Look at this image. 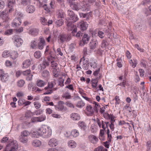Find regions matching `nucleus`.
Here are the masks:
<instances>
[{"mask_svg": "<svg viewBox=\"0 0 151 151\" xmlns=\"http://www.w3.org/2000/svg\"><path fill=\"white\" fill-rule=\"evenodd\" d=\"M104 150V147L103 146H99L94 149V151H103Z\"/></svg>", "mask_w": 151, "mask_h": 151, "instance_id": "61", "label": "nucleus"}, {"mask_svg": "<svg viewBox=\"0 0 151 151\" xmlns=\"http://www.w3.org/2000/svg\"><path fill=\"white\" fill-rule=\"evenodd\" d=\"M43 7L44 10L46 11L47 13H50V10L49 8H48L46 4H45L43 6Z\"/></svg>", "mask_w": 151, "mask_h": 151, "instance_id": "57", "label": "nucleus"}, {"mask_svg": "<svg viewBox=\"0 0 151 151\" xmlns=\"http://www.w3.org/2000/svg\"><path fill=\"white\" fill-rule=\"evenodd\" d=\"M79 125L81 128H82L83 130H85L86 128V126L84 122L79 121L78 122Z\"/></svg>", "mask_w": 151, "mask_h": 151, "instance_id": "45", "label": "nucleus"}, {"mask_svg": "<svg viewBox=\"0 0 151 151\" xmlns=\"http://www.w3.org/2000/svg\"><path fill=\"white\" fill-rule=\"evenodd\" d=\"M39 42L38 43L37 47L39 49L42 50L46 45L45 40L43 37H40L39 38Z\"/></svg>", "mask_w": 151, "mask_h": 151, "instance_id": "11", "label": "nucleus"}, {"mask_svg": "<svg viewBox=\"0 0 151 151\" xmlns=\"http://www.w3.org/2000/svg\"><path fill=\"white\" fill-rule=\"evenodd\" d=\"M0 77L2 81L6 82L8 80L9 76L8 74L5 72L3 70H0Z\"/></svg>", "mask_w": 151, "mask_h": 151, "instance_id": "8", "label": "nucleus"}, {"mask_svg": "<svg viewBox=\"0 0 151 151\" xmlns=\"http://www.w3.org/2000/svg\"><path fill=\"white\" fill-rule=\"evenodd\" d=\"M68 13L70 17V19L73 20V23L78 20V18L77 16L75 14L73 11L71 10H68Z\"/></svg>", "mask_w": 151, "mask_h": 151, "instance_id": "9", "label": "nucleus"}, {"mask_svg": "<svg viewBox=\"0 0 151 151\" xmlns=\"http://www.w3.org/2000/svg\"><path fill=\"white\" fill-rule=\"evenodd\" d=\"M86 109L88 111V116H92L94 113L92 107L90 105H87L86 107Z\"/></svg>", "mask_w": 151, "mask_h": 151, "instance_id": "19", "label": "nucleus"}, {"mask_svg": "<svg viewBox=\"0 0 151 151\" xmlns=\"http://www.w3.org/2000/svg\"><path fill=\"white\" fill-rule=\"evenodd\" d=\"M39 32V30L36 28H33L30 29L29 31V33L31 35L35 36L37 35Z\"/></svg>", "mask_w": 151, "mask_h": 151, "instance_id": "30", "label": "nucleus"}, {"mask_svg": "<svg viewBox=\"0 0 151 151\" xmlns=\"http://www.w3.org/2000/svg\"><path fill=\"white\" fill-rule=\"evenodd\" d=\"M0 17L2 18L3 19H6L8 17L7 14L6 12V11H3L1 12L0 14Z\"/></svg>", "mask_w": 151, "mask_h": 151, "instance_id": "39", "label": "nucleus"}, {"mask_svg": "<svg viewBox=\"0 0 151 151\" xmlns=\"http://www.w3.org/2000/svg\"><path fill=\"white\" fill-rule=\"evenodd\" d=\"M115 100L116 101V102L115 103V105H117L119 104L120 101L119 96H116L115 97Z\"/></svg>", "mask_w": 151, "mask_h": 151, "instance_id": "59", "label": "nucleus"}, {"mask_svg": "<svg viewBox=\"0 0 151 151\" xmlns=\"http://www.w3.org/2000/svg\"><path fill=\"white\" fill-rule=\"evenodd\" d=\"M39 132L40 136H43L45 137H49L51 135L48 127L44 125L38 129Z\"/></svg>", "mask_w": 151, "mask_h": 151, "instance_id": "2", "label": "nucleus"}, {"mask_svg": "<svg viewBox=\"0 0 151 151\" xmlns=\"http://www.w3.org/2000/svg\"><path fill=\"white\" fill-rule=\"evenodd\" d=\"M108 43L107 41L105 40H104L102 41V42L101 43V47H105L107 46Z\"/></svg>", "mask_w": 151, "mask_h": 151, "instance_id": "58", "label": "nucleus"}, {"mask_svg": "<svg viewBox=\"0 0 151 151\" xmlns=\"http://www.w3.org/2000/svg\"><path fill=\"white\" fill-rule=\"evenodd\" d=\"M35 8L34 6L32 5H28L26 8L27 12L29 13H33L35 11Z\"/></svg>", "mask_w": 151, "mask_h": 151, "instance_id": "22", "label": "nucleus"}, {"mask_svg": "<svg viewBox=\"0 0 151 151\" xmlns=\"http://www.w3.org/2000/svg\"><path fill=\"white\" fill-rule=\"evenodd\" d=\"M85 105V103L83 102V101H78L76 105L77 107H82L84 106Z\"/></svg>", "mask_w": 151, "mask_h": 151, "instance_id": "50", "label": "nucleus"}, {"mask_svg": "<svg viewBox=\"0 0 151 151\" xmlns=\"http://www.w3.org/2000/svg\"><path fill=\"white\" fill-rule=\"evenodd\" d=\"M40 20L41 23L43 25L47 24V21L44 17H41Z\"/></svg>", "mask_w": 151, "mask_h": 151, "instance_id": "47", "label": "nucleus"}, {"mask_svg": "<svg viewBox=\"0 0 151 151\" xmlns=\"http://www.w3.org/2000/svg\"><path fill=\"white\" fill-rule=\"evenodd\" d=\"M79 25L81 30L84 31L86 29L88 24L86 22L82 21L79 23Z\"/></svg>", "mask_w": 151, "mask_h": 151, "instance_id": "16", "label": "nucleus"}, {"mask_svg": "<svg viewBox=\"0 0 151 151\" xmlns=\"http://www.w3.org/2000/svg\"><path fill=\"white\" fill-rule=\"evenodd\" d=\"M46 84V83L44 81L41 80H39L37 81V86L40 87H42L44 86Z\"/></svg>", "mask_w": 151, "mask_h": 151, "instance_id": "25", "label": "nucleus"}, {"mask_svg": "<svg viewBox=\"0 0 151 151\" xmlns=\"http://www.w3.org/2000/svg\"><path fill=\"white\" fill-rule=\"evenodd\" d=\"M58 17V18H63L65 16V14L62 10H60L57 12Z\"/></svg>", "mask_w": 151, "mask_h": 151, "instance_id": "27", "label": "nucleus"}, {"mask_svg": "<svg viewBox=\"0 0 151 151\" xmlns=\"http://www.w3.org/2000/svg\"><path fill=\"white\" fill-rule=\"evenodd\" d=\"M31 70H30L29 69L25 71H23L22 72V74L24 76L29 75V76H31L30 77H29V80H30L32 79V77L33 75H30Z\"/></svg>", "mask_w": 151, "mask_h": 151, "instance_id": "23", "label": "nucleus"}, {"mask_svg": "<svg viewBox=\"0 0 151 151\" xmlns=\"http://www.w3.org/2000/svg\"><path fill=\"white\" fill-rule=\"evenodd\" d=\"M48 84H49L50 85V86L51 87L53 88V87H55L56 85L57 81L54 79L51 82L48 83Z\"/></svg>", "mask_w": 151, "mask_h": 151, "instance_id": "53", "label": "nucleus"}, {"mask_svg": "<svg viewBox=\"0 0 151 151\" xmlns=\"http://www.w3.org/2000/svg\"><path fill=\"white\" fill-rule=\"evenodd\" d=\"M79 63L80 64L83 63L84 65L85 64H87L89 63V60L88 59H86L84 57H83L81 58L80 61Z\"/></svg>", "mask_w": 151, "mask_h": 151, "instance_id": "32", "label": "nucleus"}, {"mask_svg": "<svg viewBox=\"0 0 151 151\" xmlns=\"http://www.w3.org/2000/svg\"><path fill=\"white\" fill-rule=\"evenodd\" d=\"M65 104L68 106L70 108H74L73 105L69 101H67L65 103Z\"/></svg>", "mask_w": 151, "mask_h": 151, "instance_id": "55", "label": "nucleus"}, {"mask_svg": "<svg viewBox=\"0 0 151 151\" xmlns=\"http://www.w3.org/2000/svg\"><path fill=\"white\" fill-rule=\"evenodd\" d=\"M50 85L48 83V86L44 88V89L46 91L44 94H49L51 93L53 91L52 87L50 86Z\"/></svg>", "mask_w": 151, "mask_h": 151, "instance_id": "18", "label": "nucleus"}, {"mask_svg": "<svg viewBox=\"0 0 151 151\" xmlns=\"http://www.w3.org/2000/svg\"><path fill=\"white\" fill-rule=\"evenodd\" d=\"M66 24L67 29L69 31H72L71 33L73 36H75V33L77 32V28L76 25L73 23L67 20L65 21Z\"/></svg>", "mask_w": 151, "mask_h": 151, "instance_id": "3", "label": "nucleus"}, {"mask_svg": "<svg viewBox=\"0 0 151 151\" xmlns=\"http://www.w3.org/2000/svg\"><path fill=\"white\" fill-rule=\"evenodd\" d=\"M88 138L89 141L93 144H96L98 141V139L95 136L91 134L89 135Z\"/></svg>", "mask_w": 151, "mask_h": 151, "instance_id": "13", "label": "nucleus"}, {"mask_svg": "<svg viewBox=\"0 0 151 151\" xmlns=\"http://www.w3.org/2000/svg\"><path fill=\"white\" fill-rule=\"evenodd\" d=\"M70 5L74 10L78 11L79 9L78 6L76 4L73 3L72 4H70Z\"/></svg>", "mask_w": 151, "mask_h": 151, "instance_id": "52", "label": "nucleus"}, {"mask_svg": "<svg viewBox=\"0 0 151 151\" xmlns=\"http://www.w3.org/2000/svg\"><path fill=\"white\" fill-rule=\"evenodd\" d=\"M98 42L96 40L94 39L92 40L89 44L90 49L94 50L98 46Z\"/></svg>", "mask_w": 151, "mask_h": 151, "instance_id": "12", "label": "nucleus"}, {"mask_svg": "<svg viewBox=\"0 0 151 151\" xmlns=\"http://www.w3.org/2000/svg\"><path fill=\"white\" fill-rule=\"evenodd\" d=\"M71 39V35L68 34H60L58 37V41L62 43L68 42Z\"/></svg>", "mask_w": 151, "mask_h": 151, "instance_id": "4", "label": "nucleus"}, {"mask_svg": "<svg viewBox=\"0 0 151 151\" xmlns=\"http://www.w3.org/2000/svg\"><path fill=\"white\" fill-rule=\"evenodd\" d=\"M42 55V53L41 52L39 51H36L34 54V56L36 58H40Z\"/></svg>", "mask_w": 151, "mask_h": 151, "instance_id": "42", "label": "nucleus"}, {"mask_svg": "<svg viewBox=\"0 0 151 151\" xmlns=\"http://www.w3.org/2000/svg\"><path fill=\"white\" fill-rule=\"evenodd\" d=\"M25 83L24 81L22 79L19 80L17 83V86L19 87H23Z\"/></svg>", "mask_w": 151, "mask_h": 151, "instance_id": "37", "label": "nucleus"}, {"mask_svg": "<svg viewBox=\"0 0 151 151\" xmlns=\"http://www.w3.org/2000/svg\"><path fill=\"white\" fill-rule=\"evenodd\" d=\"M48 143L50 147H54L58 145V142L56 139L52 138L49 140Z\"/></svg>", "mask_w": 151, "mask_h": 151, "instance_id": "17", "label": "nucleus"}, {"mask_svg": "<svg viewBox=\"0 0 151 151\" xmlns=\"http://www.w3.org/2000/svg\"><path fill=\"white\" fill-rule=\"evenodd\" d=\"M91 83H92V86L93 87L95 88L96 87L98 83V81L97 80L93 79L91 81Z\"/></svg>", "mask_w": 151, "mask_h": 151, "instance_id": "49", "label": "nucleus"}, {"mask_svg": "<svg viewBox=\"0 0 151 151\" xmlns=\"http://www.w3.org/2000/svg\"><path fill=\"white\" fill-rule=\"evenodd\" d=\"M42 75L43 77L47 78L50 76V73L47 70H45L42 72Z\"/></svg>", "mask_w": 151, "mask_h": 151, "instance_id": "28", "label": "nucleus"}, {"mask_svg": "<svg viewBox=\"0 0 151 151\" xmlns=\"http://www.w3.org/2000/svg\"><path fill=\"white\" fill-rule=\"evenodd\" d=\"M22 23V21L20 18H15L14 20L13 24H14L16 27H17L20 25Z\"/></svg>", "mask_w": 151, "mask_h": 151, "instance_id": "21", "label": "nucleus"}, {"mask_svg": "<svg viewBox=\"0 0 151 151\" xmlns=\"http://www.w3.org/2000/svg\"><path fill=\"white\" fill-rule=\"evenodd\" d=\"M18 145L17 141L13 140L8 144L4 151H17L18 148Z\"/></svg>", "mask_w": 151, "mask_h": 151, "instance_id": "1", "label": "nucleus"}, {"mask_svg": "<svg viewBox=\"0 0 151 151\" xmlns=\"http://www.w3.org/2000/svg\"><path fill=\"white\" fill-rule=\"evenodd\" d=\"M64 20L63 19H60L57 20L55 22L56 25L58 27L61 26L63 24Z\"/></svg>", "mask_w": 151, "mask_h": 151, "instance_id": "38", "label": "nucleus"}, {"mask_svg": "<svg viewBox=\"0 0 151 151\" xmlns=\"http://www.w3.org/2000/svg\"><path fill=\"white\" fill-rule=\"evenodd\" d=\"M45 116L44 115H42L39 117L34 118V120L36 121L40 122L45 120Z\"/></svg>", "mask_w": 151, "mask_h": 151, "instance_id": "26", "label": "nucleus"}, {"mask_svg": "<svg viewBox=\"0 0 151 151\" xmlns=\"http://www.w3.org/2000/svg\"><path fill=\"white\" fill-rule=\"evenodd\" d=\"M64 79L61 77L59 78L58 81V86H59L61 87L63 86H64Z\"/></svg>", "mask_w": 151, "mask_h": 151, "instance_id": "36", "label": "nucleus"}, {"mask_svg": "<svg viewBox=\"0 0 151 151\" xmlns=\"http://www.w3.org/2000/svg\"><path fill=\"white\" fill-rule=\"evenodd\" d=\"M8 1V6L9 8V12L13 11V7L14 5L15 0H7Z\"/></svg>", "mask_w": 151, "mask_h": 151, "instance_id": "14", "label": "nucleus"}, {"mask_svg": "<svg viewBox=\"0 0 151 151\" xmlns=\"http://www.w3.org/2000/svg\"><path fill=\"white\" fill-rule=\"evenodd\" d=\"M115 118V117L112 114L111 115V116H110V118L109 119L111 120L110 121L111 124H114V123L115 121V120L114 119Z\"/></svg>", "mask_w": 151, "mask_h": 151, "instance_id": "62", "label": "nucleus"}, {"mask_svg": "<svg viewBox=\"0 0 151 151\" xmlns=\"http://www.w3.org/2000/svg\"><path fill=\"white\" fill-rule=\"evenodd\" d=\"M12 40L14 44L17 47L21 46L23 43V40L17 35L14 36Z\"/></svg>", "mask_w": 151, "mask_h": 151, "instance_id": "5", "label": "nucleus"}, {"mask_svg": "<svg viewBox=\"0 0 151 151\" xmlns=\"http://www.w3.org/2000/svg\"><path fill=\"white\" fill-rule=\"evenodd\" d=\"M98 36L101 38L104 37V35L103 32L101 31H99L98 33Z\"/></svg>", "mask_w": 151, "mask_h": 151, "instance_id": "60", "label": "nucleus"}, {"mask_svg": "<svg viewBox=\"0 0 151 151\" xmlns=\"http://www.w3.org/2000/svg\"><path fill=\"white\" fill-rule=\"evenodd\" d=\"M71 134L74 137H76L79 135V133L77 130L75 129L72 131Z\"/></svg>", "mask_w": 151, "mask_h": 151, "instance_id": "33", "label": "nucleus"}, {"mask_svg": "<svg viewBox=\"0 0 151 151\" xmlns=\"http://www.w3.org/2000/svg\"><path fill=\"white\" fill-rule=\"evenodd\" d=\"M111 114L109 115L108 113L106 112L104 113L103 116L104 117L107 119H109L110 116H111Z\"/></svg>", "mask_w": 151, "mask_h": 151, "instance_id": "54", "label": "nucleus"}, {"mask_svg": "<svg viewBox=\"0 0 151 151\" xmlns=\"http://www.w3.org/2000/svg\"><path fill=\"white\" fill-rule=\"evenodd\" d=\"M90 38V37L89 35L86 34H84L83 35L82 40L79 42V45L83 46L87 44Z\"/></svg>", "mask_w": 151, "mask_h": 151, "instance_id": "6", "label": "nucleus"}, {"mask_svg": "<svg viewBox=\"0 0 151 151\" xmlns=\"http://www.w3.org/2000/svg\"><path fill=\"white\" fill-rule=\"evenodd\" d=\"M23 68H26L29 67L31 64V62L29 60H27L24 61L23 63Z\"/></svg>", "mask_w": 151, "mask_h": 151, "instance_id": "29", "label": "nucleus"}, {"mask_svg": "<svg viewBox=\"0 0 151 151\" xmlns=\"http://www.w3.org/2000/svg\"><path fill=\"white\" fill-rule=\"evenodd\" d=\"M30 3V0H21V4L24 6H26Z\"/></svg>", "mask_w": 151, "mask_h": 151, "instance_id": "41", "label": "nucleus"}, {"mask_svg": "<svg viewBox=\"0 0 151 151\" xmlns=\"http://www.w3.org/2000/svg\"><path fill=\"white\" fill-rule=\"evenodd\" d=\"M37 45L36 42L34 40H32L31 42L30 47L32 49H35Z\"/></svg>", "mask_w": 151, "mask_h": 151, "instance_id": "48", "label": "nucleus"}, {"mask_svg": "<svg viewBox=\"0 0 151 151\" xmlns=\"http://www.w3.org/2000/svg\"><path fill=\"white\" fill-rule=\"evenodd\" d=\"M19 141L23 143H26L28 141V138L27 137L22 136H20L19 137Z\"/></svg>", "mask_w": 151, "mask_h": 151, "instance_id": "31", "label": "nucleus"}, {"mask_svg": "<svg viewBox=\"0 0 151 151\" xmlns=\"http://www.w3.org/2000/svg\"><path fill=\"white\" fill-rule=\"evenodd\" d=\"M13 30L12 29H8L5 32L4 34L6 35H9L12 34Z\"/></svg>", "mask_w": 151, "mask_h": 151, "instance_id": "51", "label": "nucleus"}, {"mask_svg": "<svg viewBox=\"0 0 151 151\" xmlns=\"http://www.w3.org/2000/svg\"><path fill=\"white\" fill-rule=\"evenodd\" d=\"M70 117L74 120H78L80 119V117L77 113H72L70 115Z\"/></svg>", "mask_w": 151, "mask_h": 151, "instance_id": "20", "label": "nucleus"}, {"mask_svg": "<svg viewBox=\"0 0 151 151\" xmlns=\"http://www.w3.org/2000/svg\"><path fill=\"white\" fill-rule=\"evenodd\" d=\"M68 144L69 147L72 148H74L76 146V142L73 140H70L68 141Z\"/></svg>", "mask_w": 151, "mask_h": 151, "instance_id": "24", "label": "nucleus"}, {"mask_svg": "<svg viewBox=\"0 0 151 151\" xmlns=\"http://www.w3.org/2000/svg\"><path fill=\"white\" fill-rule=\"evenodd\" d=\"M81 9L83 11H88L90 8V6L88 2L83 1L80 4Z\"/></svg>", "mask_w": 151, "mask_h": 151, "instance_id": "7", "label": "nucleus"}, {"mask_svg": "<svg viewBox=\"0 0 151 151\" xmlns=\"http://www.w3.org/2000/svg\"><path fill=\"white\" fill-rule=\"evenodd\" d=\"M41 142L38 140H35L32 142V145L35 147L40 146L41 145Z\"/></svg>", "mask_w": 151, "mask_h": 151, "instance_id": "35", "label": "nucleus"}, {"mask_svg": "<svg viewBox=\"0 0 151 151\" xmlns=\"http://www.w3.org/2000/svg\"><path fill=\"white\" fill-rule=\"evenodd\" d=\"M30 134V133L27 130H24L22 132L20 136L25 137H28V136Z\"/></svg>", "mask_w": 151, "mask_h": 151, "instance_id": "43", "label": "nucleus"}, {"mask_svg": "<svg viewBox=\"0 0 151 151\" xmlns=\"http://www.w3.org/2000/svg\"><path fill=\"white\" fill-rule=\"evenodd\" d=\"M54 57L52 56L51 55L48 58V60H49L50 59L52 60V61H51V67L52 68V69L57 68L58 67V64L56 62L54 61L52 59L53 58H54Z\"/></svg>", "mask_w": 151, "mask_h": 151, "instance_id": "15", "label": "nucleus"}, {"mask_svg": "<svg viewBox=\"0 0 151 151\" xmlns=\"http://www.w3.org/2000/svg\"><path fill=\"white\" fill-rule=\"evenodd\" d=\"M39 132L38 129L37 130V131H35L33 132L32 133V137L34 138H37L39 136H40V134Z\"/></svg>", "mask_w": 151, "mask_h": 151, "instance_id": "44", "label": "nucleus"}, {"mask_svg": "<svg viewBox=\"0 0 151 151\" xmlns=\"http://www.w3.org/2000/svg\"><path fill=\"white\" fill-rule=\"evenodd\" d=\"M58 69L57 68L53 69V75L55 77H57L60 75V72L58 71Z\"/></svg>", "mask_w": 151, "mask_h": 151, "instance_id": "34", "label": "nucleus"}, {"mask_svg": "<svg viewBox=\"0 0 151 151\" xmlns=\"http://www.w3.org/2000/svg\"><path fill=\"white\" fill-rule=\"evenodd\" d=\"M64 102L60 101L58 102V104L57 105L55 106V109L57 110L60 111H66V108L64 107Z\"/></svg>", "mask_w": 151, "mask_h": 151, "instance_id": "10", "label": "nucleus"}, {"mask_svg": "<svg viewBox=\"0 0 151 151\" xmlns=\"http://www.w3.org/2000/svg\"><path fill=\"white\" fill-rule=\"evenodd\" d=\"M35 108L37 109L40 108L41 107V104L38 101H35L34 103Z\"/></svg>", "mask_w": 151, "mask_h": 151, "instance_id": "56", "label": "nucleus"}, {"mask_svg": "<svg viewBox=\"0 0 151 151\" xmlns=\"http://www.w3.org/2000/svg\"><path fill=\"white\" fill-rule=\"evenodd\" d=\"M139 72L140 76H143L144 75V73H145L144 70L142 69H139Z\"/></svg>", "mask_w": 151, "mask_h": 151, "instance_id": "64", "label": "nucleus"}, {"mask_svg": "<svg viewBox=\"0 0 151 151\" xmlns=\"http://www.w3.org/2000/svg\"><path fill=\"white\" fill-rule=\"evenodd\" d=\"M10 56L12 58L14 59L17 57L18 54L17 51H14L11 53Z\"/></svg>", "mask_w": 151, "mask_h": 151, "instance_id": "40", "label": "nucleus"}, {"mask_svg": "<svg viewBox=\"0 0 151 151\" xmlns=\"http://www.w3.org/2000/svg\"><path fill=\"white\" fill-rule=\"evenodd\" d=\"M90 64L91 67L94 68H96L97 66V64L95 62H91Z\"/></svg>", "mask_w": 151, "mask_h": 151, "instance_id": "63", "label": "nucleus"}, {"mask_svg": "<svg viewBox=\"0 0 151 151\" xmlns=\"http://www.w3.org/2000/svg\"><path fill=\"white\" fill-rule=\"evenodd\" d=\"M63 96L66 99H70L71 98V96L70 93L68 92H65L63 94Z\"/></svg>", "mask_w": 151, "mask_h": 151, "instance_id": "46", "label": "nucleus"}]
</instances>
